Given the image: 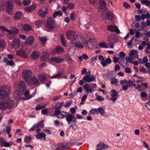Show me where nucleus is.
<instances>
[{
  "instance_id": "nucleus-1",
  "label": "nucleus",
  "mask_w": 150,
  "mask_h": 150,
  "mask_svg": "<svg viewBox=\"0 0 150 150\" xmlns=\"http://www.w3.org/2000/svg\"><path fill=\"white\" fill-rule=\"evenodd\" d=\"M67 38L69 40L71 39V42L75 46L79 49L83 48V45H87L85 39L81 35H76V32L72 30H69L66 33Z\"/></svg>"
},
{
  "instance_id": "nucleus-2",
  "label": "nucleus",
  "mask_w": 150,
  "mask_h": 150,
  "mask_svg": "<svg viewBox=\"0 0 150 150\" xmlns=\"http://www.w3.org/2000/svg\"><path fill=\"white\" fill-rule=\"evenodd\" d=\"M60 107H58L55 110V114L57 118L63 119L66 117V120L68 124H70L71 122H74L76 121V119L75 115L71 114H67V112L60 111Z\"/></svg>"
},
{
  "instance_id": "nucleus-3",
  "label": "nucleus",
  "mask_w": 150,
  "mask_h": 150,
  "mask_svg": "<svg viewBox=\"0 0 150 150\" xmlns=\"http://www.w3.org/2000/svg\"><path fill=\"white\" fill-rule=\"evenodd\" d=\"M11 92L10 88L8 86H4L0 89V99H3L8 96Z\"/></svg>"
},
{
  "instance_id": "nucleus-4",
  "label": "nucleus",
  "mask_w": 150,
  "mask_h": 150,
  "mask_svg": "<svg viewBox=\"0 0 150 150\" xmlns=\"http://www.w3.org/2000/svg\"><path fill=\"white\" fill-rule=\"evenodd\" d=\"M14 102L13 100H9L8 101H2L0 102V109L5 110L7 108H11L14 104Z\"/></svg>"
},
{
  "instance_id": "nucleus-5",
  "label": "nucleus",
  "mask_w": 150,
  "mask_h": 150,
  "mask_svg": "<svg viewBox=\"0 0 150 150\" xmlns=\"http://www.w3.org/2000/svg\"><path fill=\"white\" fill-rule=\"evenodd\" d=\"M56 27L54 21L52 17H49L47 21V23L45 25V27L48 31L53 30Z\"/></svg>"
},
{
  "instance_id": "nucleus-6",
  "label": "nucleus",
  "mask_w": 150,
  "mask_h": 150,
  "mask_svg": "<svg viewBox=\"0 0 150 150\" xmlns=\"http://www.w3.org/2000/svg\"><path fill=\"white\" fill-rule=\"evenodd\" d=\"M13 3L12 0L6 1V11L10 15H12L13 13Z\"/></svg>"
},
{
  "instance_id": "nucleus-7",
  "label": "nucleus",
  "mask_w": 150,
  "mask_h": 150,
  "mask_svg": "<svg viewBox=\"0 0 150 150\" xmlns=\"http://www.w3.org/2000/svg\"><path fill=\"white\" fill-rule=\"evenodd\" d=\"M0 29L4 32H7L8 33L7 35V38L9 39H12L16 37L15 34L10 30L7 29L5 27L3 26H0Z\"/></svg>"
},
{
  "instance_id": "nucleus-8",
  "label": "nucleus",
  "mask_w": 150,
  "mask_h": 150,
  "mask_svg": "<svg viewBox=\"0 0 150 150\" xmlns=\"http://www.w3.org/2000/svg\"><path fill=\"white\" fill-rule=\"evenodd\" d=\"M96 77L94 75L87 74L83 77L82 79L86 82H96Z\"/></svg>"
},
{
  "instance_id": "nucleus-9",
  "label": "nucleus",
  "mask_w": 150,
  "mask_h": 150,
  "mask_svg": "<svg viewBox=\"0 0 150 150\" xmlns=\"http://www.w3.org/2000/svg\"><path fill=\"white\" fill-rule=\"evenodd\" d=\"M16 54L24 58L27 59L29 55L26 51L22 49H19L16 51Z\"/></svg>"
},
{
  "instance_id": "nucleus-10",
  "label": "nucleus",
  "mask_w": 150,
  "mask_h": 150,
  "mask_svg": "<svg viewBox=\"0 0 150 150\" xmlns=\"http://www.w3.org/2000/svg\"><path fill=\"white\" fill-rule=\"evenodd\" d=\"M48 13V9L45 7H42L39 9L38 12L39 16L42 18H45Z\"/></svg>"
},
{
  "instance_id": "nucleus-11",
  "label": "nucleus",
  "mask_w": 150,
  "mask_h": 150,
  "mask_svg": "<svg viewBox=\"0 0 150 150\" xmlns=\"http://www.w3.org/2000/svg\"><path fill=\"white\" fill-rule=\"evenodd\" d=\"M20 42L19 39L16 38L11 42L10 46L15 49H17L20 46Z\"/></svg>"
},
{
  "instance_id": "nucleus-12",
  "label": "nucleus",
  "mask_w": 150,
  "mask_h": 150,
  "mask_svg": "<svg viewBox=\"0 0 150 150\" xmlns=\"http://www.w3.org/2000/svg\"><path fill=\"white\" fill-rule=\"evenodd\" d=\"M27 83L28 85L33 84L34 85H38L39 81L34 76L31 77L30 80H26Z\"/></svg>"
},
{
  "instance_id": "nucleus-13",
  "label": "nucleus",
  "mask_w": 150,
  "mask_h": 150,
  "mask_svg": "<svg viewBox=\"0 0 150 150\" xmlns=\"http://www.w3.org/2000/svg\"><path fill=\"white\" fill-rule=\"evenodd\" d=\"M23 77L26 81V80H28L29 78L32 75V72L30 70L24 69L22 73Z\"/></svg>"
},
{
  "instance_id": "nucleus-14",
  "label": "nucleus",
  "mask_w": 150,
  "mask_h": 150,
  "mask_svg": "<svg viewBox=\"0 0 150 150\" xmlns=\"http://www.w3.org/2000/svg\"><path fill=\"white\" fill-rule=\"evenodd\" d=\"M118 94V93L115 90H111L110 93V96L111 97L110 100L114 102L115 101L117 100V96Z\"/></svg>"
},
{
  "instance_id": "nucleus-15",
  "label": "nucleus",
  "mask_w": 150,
  "mask_h": 150,
  "mask_svg": "<svg viewBox=\"0 0 150 150\" xmlns=\"http://www.w3.org/2000/svg\"><path fill=\"white\" fill-rule=\"evenodd\" d=\"M108 40L109 42V45L110 47L111 48H113L114 47V45L113 44L116 43L117 41V39L112 36L109 37Z\"/></svg>"
},
{
  "instance_id": "nucleus-16",
  "label": "nucleus",
  "mask_w": 150,
  "mask_h": 150,
  "mask_svg": "<svg viewBox=\"0 0 150 150\" xmlns=\"http://www.w3.org/2000/svg\"><path fill=\"white\" fill-rule=\"evenodd\" d=\"M101 16L103 19L108 18L110 21L112 20L113 18V13L111 12H108L107 15L103 13L101 14Z\"/></svg>"
},
{
  "instance_id": "nucleus-17",
  "label": "nucleus",
  "mask_w": 150,
  "mask_h": 150,
  "mask_svg": "<svg viewBox=\"0 0 150 150\" xmlns=\"http://www.w3.org/2000/svg\"><path fill=\"white\" fill-rule=\"evenodd\" d=\"M107 29L111 32H115L117 34L120 33V31L117 26L113 25H109L107 27Z\"/></svg>"
},
{
  "instance_id": "nucleus-18",
  "label": "nucleus",
  "mask_w": 150,
  "mask_h": 150,
  "mask_svg": "<svg viewBox=\"0 0 150 150\" xmlns=\"http://www.w3.org/2000/svg\"><path fill=\"white\" fill-rule=\"evenodd\" d=\"M132 80L135 82L137 83L144 81L145 79L143 77L139 76L136 75H134L132 77Z\"/></svg>"
},
{
  "instance_id": "nucleus-19",
  "label": "nucleus",
  "mask_w": 150,
  "mask_h": 150,
  "mask_svg": "<svg viewBox=\"0 0 150 150\" xmlns=\"http://www.w3.org/2000/svg\"><path fill=\"white\" fill-rule=\"evenodd\" d=\"M50 62H54L57 63H61L63 60L60 57H52L50 59Z\"/></svg>"
},
{
  "instance_id": "nucleus-20",
  "label": "nucleus",
  "mask_w": 150,
  "mask_h": 150,
  "mask_svg": "<svg viewBox=\"0 0 150 150\" xmlns=\"http://www.w3.org/2000/svg\"><path fill=\"white\" fill-rule=\"evenodd\" d=\"M29 93V92L28 90H27L25 91L24 93V96H25L24 100H28L34 97L36 94V90H35L32 94L28 96Z\"/></svg>"
},
{
  "instance_id": "nucleus-21",
  "label": "nucleus",
  "mask_w": 150,
  "mask_h": 150,
  "mask_svg": "<svg viewBox=\"0 0 150 150\" xmlns=\"http://www.w3.org/2000/svg\"><path fill=\"white\" fill-rule=\"evenodd\" d=\"M97 147L102 150V149H108L109 148V146L103 142H100L99 144L97 145Z\"/></svg>"
},
{
  "instance_id": "nucleus-22",
  "label": "nucleus",
  "mask_w": 150,
  "mask_h": 150,
  "mask_svg": "<svg viewBox=\"0 0 150 150\" xmlns=\"http://www.w3.org/2000/svg\"><path fill=\"white\" fill-rule=\"evenodd\" d=\"M36 7V5L35 4H32L30 6H27L24 8V10L27 13L31 12L34 11Z\"/></svg>"
},
{
  "instance_id": "nucleus-23",
  "label": "nucleus",
  "mask_w": 150,
  "mask_h": 150,
  "mask_svg": "<svg viewBox=\"0 0 150 150\" xmlns=\"http://www.w3.org/2000/svg\"><path fill=\"white\" fill-rule=\"evenodd\" d=\"M83 89L86 91V93L88 94L89 93H91L94 91L90 87L88 83H85L83 86Z\"/></svg>"
},
{
  "instance_id": "nucleus-24",
  "label": "nucleus",
  "mask_w": 150,
  "mask_h": 150,
  "mask_svg": "<svg viewBox=\"0 0 150 150\" xmlns=\"http://www.w3.org/2000/svg\"><path fill=\"white\" fill-rule=\"evenodd\" d=\"M18 90H20V91H23L25 89V83L23 81H21L19 83L18 86L16 88Z\"/></svg>"
},
{
  "instance_id": "nucleus-25",
  "label": "nucleus",
  "mask_w": 150,
  "mask_h": 150,
  "mask_svg": "<svg viewBox=\"0 0 150 150\" xmlns=\"http://www.w3.org/2000/svg\"><path fill=\"white\" fill-rule=\"evenodd\" d=\"M138 51L136 50H133L130 51L129 53V55L133 57L134 59L138 58L139 55L137 54Z\"/></svg>"
},
{
  "instance_id": "nucleus-26",
  "label": "nucleus",
  "mask_w": 150,
  "mask_h": 150,
  "mask_svg": "<svg viewBox=\"0 0 150 150\" xmlns=\"http://www.w3.org/2000/svg\"><path fill=\"white\" fill-rule=\"evenodd\" d=\"M25 42L26 45H31L34 43L33 37L31 36L28 37Z\"/></svg>"
},
{
  "instance_id": "nucleus-27",
  "label": "nucleus",
  "mask_w": 150,
  "mask_h": 150,
  "mask_svg": "<svg viewBox=\"0 0 150 150\" xmlns=\"http://www.w3.org/2000/svg\"><path fill=\"white\" fill-rule=\"evenodd\" d=\"M21 91H20V90L16 88V90L13 94V96L16 100H18L20 99V94Z\"/></svg>"
},
{
  "instance_id": "nucleus-28",
  "label": "nucleus",
  "mask_w": 150,
  "mask_h": 150,
  "mask_svg": "<svg viewBox=\"0 0 150 150\" xmlns=\"http://www.w3.org/2000/svg\"><path fill=\"white\" fill-rule=\"evenodd\" d=\"M23 15L22 12L19 11L16 12L14 16V18L15 20H18L21 19Z\"/></svg>"
},
{
  "instance_id": "nucleus-29",
  "label": "nucleus",
  "mask_w": 150,
  "mask_h": 150,
  "mask_svg": "<svg viewBox=\"0 0 150 150\" xmlns=\"http://www.w3.org/2000/svg\"><path fill=\"white\" fill-rule=\"evenodd\" d=\"M40 55V53L39 52L34 51L33 52L31 55L32 58L33 59H37Z\"/></svg>"
},
{
  "instance_id": "nucleus-30",
  "label": "nucleus",
  "mask_w": 150,
  "mask_h": 150,
  "mask_svg": "<svg viewBox=\"0 0 150 150\" xmlns=\"http://www.w3.org/2000/svg\"><path fill=\"white\" fill-rule=\"evenodd\" d=\"M111 62V60L110 58H107L105 60L101 62V64L103 67H105L108 64H110Z\"/></svg>"
},
{
  "instance_id": "nucleus-31",
  "label": "nucleus",
  "mask_w": 150,
  "mask_h": 150,
  "mask_svg": "<svg viewBox=\"0 0 150 150\" xmlns=\"http://www.w3.org/2000/svg\"><path fill=\"white\" fill-rule=\"evenodd\" d=\"M63 72H58L57 74L55 75L50 76L51 79H60L62 77Z\"/></svg>"
},
{
  "instance_id": "nucleus-32",
  "label": "nucleus",
  "mask_w": 150,
  "mask_h": 150,
  "mask_svg": "<svg viewBox=\"0 0 150 150\" xmlns=\"http://www.w3.org/2000/svg\"><path fill=\"white\" fill-rule=\"evenodd\" d=\"M39 79L41 82L45 81L46 79V77L45 75L43 74H40L38 75Z\"/></svg>"
},
{
  "instance_id": "nucleus-33",
  "label": "nucleus",
  "mask_w": 150,
  "mask_h": 150,
  "mask_svg": "<svg viewBox=\"0 0 150 150\" xmlns=\"http://www.w3.org/2000/svg\"><path fill=\"white\" fill-rule=\"evenodd\" d=\"M46 135L43 132L39 133L36 135V137L37 139H41L43 138L44 140H46Z\"/></svg>"
},
{
  "instance_id": "nucleus-34",
  "label": "nucleus",
  "mask_w": 150,
  "mask_h": 150,
  "mask_svg": "<svg viewBox=\"0 0 150 150\" xmlns=\"http://www.w3.org/2000/svg\"><path fill=\"white\" fill-rule=\"evenodd\" d=\"M99 7L100 9H104L106 7V5L105 2L103 0H100L99 1Z\"/></svg>"
},
{
  "instance_id": "nucleus-35",
  "label": "nucleus",
  "mask_w": 150,
  "mask_h": 150,
  "mask_svg": "<svg viewBox=\"0 0 150 150\" xmlns=\"http://www.w3.org/2000/svg\"><path fill=\"white\" fill-rule=\"evenodd\" d=\"M98 113H99L102 116H103L105 114V109L102 107H100L98 108Z\"/></svg>"
},
{
  "instance_id": "nucleus-36",
  "label": "nucleus",
  "mask_w": 150,
  "mask_h": 150,
  "mask_svg": "<svg viewBox=\"0 0 150 150\" xmlns=\"http://www.w3.org/2000/svg\"><path fill=\"white\" fill-rule=\"evenodd\" d=\"M55 50L57 53L60 54L64 51V49L61 46H58L56 47Z\"/></svg>"
},
{
  "instance_id": "nucleus-37",
  "label": "nucleus",
  "mask_w": 150,
  "mask_h": 150,
  "mask_svg": "<svg viewBox=\"0 0 150 150\" xmlns=\"http://www.w3.org/2000/svg\"><path fill=\"white\" fill-rule=\"evenodd\" d=\"M134 88L137 90L141 92L143 91L144 89L140 85L138 84H136L134 85Z\"/></svg>"
},
{
  "instance_id": "nucleus-38",
  "label": "nucleus",
  "mask_w": 150,
  "mask_h": 150,
  "mask_svg": "<svg viewBox=\"0 0 150 150\" xmlns=\"http://www.w3.org/2000/svg\"><path fill=\"white\" fill-rule=\"evenodd\" d=\"M21 30H32V29L30 25L25 24L23 26V27L21 28Z\"/></svg>"
},
{
  "instance_id": "nucleus-39",
  "label": "nucleus",
  "mask_w": 150,
  "mask_h": 150,
  "mask_svg": "<svg viewBox=\"0 0 150 150\" xmlns=\"http://www.w3.org/2000/svg\"><path fill=\"white\" fill-rule=\"evenodd\" d=\"M48 55L47 52L45 51L43 52V55L41 56V59L42 60L44 61L46 60L48 58Z\"/></svg>"
},
{
  "instance_id": "nucleus-40",
  "label": "nucleus",
  "mask_w": 150,
  "mask_h": 150,
  "mask_svg": "<svg viewBox=\"0 0 150 150\" xmlns=\"http://www.w3.org/2000/svg\"><path fill=\"white\" fill-rule=\"evenodd\" d=\"M47 40V38L46 37H42L39 38V40L41 42L42 45L43 46L45 45Z\"/></svg>"
},
{
  "instance_id": "nucleus-41",
  "label": "nucleus",
  "mask_w": 150,
  "mask_h": 150,
  "mask_svg": "<svg viewBox=\"0 0 150 150\" xmlns=\"http://www.w3.org/2000/svg\"><path fill=\"white\" fill-rule=\"evenodd\" d=\"M58 15H59V16L62 15V13L61 11H59L54 12L53 15V18H56Z\"/></svg>"
},
{
  "instance_id": "nucleus-42",
  "label": "nucleus",
  "mask_w": 150,
  "mask_h": 150,
  "mask_svg": "<svg viewBox=\"0 0 150 150\" xmlns=\"http://www.w3.org/2000/svg\"><path fill=\"white\" fill-rule=\"evenodd\" d=\"M32 139L31 137L26 136L25 137L24 141L26 143H29L30 142Z\"/></svg>"
},
{
  "instance_id": "nucleus-43",
  "label": "nucleus",
  "mask_w": 150,
  "mask_h": 150,
  "mask_svg": "<svg viewBox=\"0 0 150 150\" xmlns=\"http://www.w3.org/2000/svg\"><path fill=\"white\" fill-rule=\"evenodd\" d=\"M13 144V142L12 141H10L8 142H6L5 141L4 143V146L6 147L10 146Z\"/></svg>"
},
{
  "instance_id": "nucleus-44",
  "label": "nucleus",
  "mask_w": 150,
  "mask_h": 150,
  "mask_svg": "<svg viewBox=\"0 0 150 150\" xmlns=\"http://www.w3.org/2000/svg\"><path fill=\"white\" fill-rule=\"evenodd\" d=\"M76 13L74 12H72L71 14L70 18L71 20L72 21H74L76 18Z\"/></svg>"
},
{
  "instance_id": "nucleus-45",
  "label": "nucleus",
  "mask_w": 150,
  "mask_h": 150,
  "mask_svg": "<svg viewBox=\"0 0 150 150\" xmlns=\"http://www.w3.org/2000/svg\"><path fill=\"white\" fill-rule=\"evenodd\" d=\"M99 46L102 48H108V45L104 42H100L99 44Z\"/></svg>"
},
{
  "instance_id": "nucleus-46",
  "label": "nucleus",
  "mask_w": 150,
  "mask_h": 150,
  "mask_svg": "<svg viewBox=\"0 0 150 150\" xmlns=\"http://www.w3.org/2000/svg\"><path fill=\"white\" fill-rule=\"evenodd\" d=\"M125 56V53L123 52H120L119 54V60H122L124 59V57Z\"/></svg>"
},
{
  "instance_id": "nucleus-47",
  "label": "nucleus",
  "mask_w": 150,
  "mask_h": 150,
  "mask_svg": "<svg viewBox=\"0 0 150 150\" xmlns=\"http://www.w3.org/2000/svg\"><path fill=\"white\" fill-rule=\"evenodd\" d=\"M141 3L142 4H144L147 6L150 5V2L147 0H142Z\"/></svg>"
},
{
  "instance_id": "nucleus-48",
  "label": "nucleus",
  "mask_w": 150,
  "mask_h": 150,
  "mask_svg": "<svg viewBox=\"0 0 150 150\" xmlns=\"http://www.w3.org/2000/svg\"><path fill=\"white\" fill-rule=\"evenodd\" d=\"M141 25V26L139 28V30H144V28L146 27L145 23L143 22H142Z\"/></svg>"
},
{
  "instance_id": "nucleus-49",
  "label": "nucleus",
  "mask_w": 150,
  "mask_h": 150,
  "mask_svg": "<svg viewBox=\"0 0 150 150\" xmlns=\"http://www.w3.org/2000/svg\"><path fill=\"white\" fill-rule=\"evenodd\" d=\"M12 30V31L15 34V33H18V30L16 27L13 26L11 27V29L10 30Z\"/></svg>"
},
{
  "instance_id": "nucleus-50",
  "label": "nucleus",
  "mask_w": 150,
  "mask_h": 150,
  "mask_svg": "<svg viewBox=\"0 0 150 150\" xmlns=\"http://www.w3.org/2000/svg\"><path fill=\"white\" fill-rule=\"evenodd\" d=\"M61 41L63 45L64 46H65L66 44V42L64 37L63 35H61Z\"/></svg>"
},
{
  "instance_id": "nucleus-51",
  "label": "nucleus",
  "mask_w": 150,
  "mask_h": 150,
  "mask_svg": "<svg viewBox=\"0 0 150 150\" xmlns=\"http://www.w3.org/2000/svg\"><path fill=\"white\" fill-rule=\"evenodd\" d=\"M90 113L92 114H97L98 113V108H93L90 111Z\"/></svg>"
},
{
  "instance_id": "nucleus-52",
  "label": "nucleus",
  "mask_w": 150,
  "mask_h": 150,
  "mask_svg": "<svg viewBox=\"0 0 150 150\" xmlns=\"http://www.w3.org/2000/svg\"><path fill=\"white\" fill-rule=\"evenodd\" d=\"M117 82V79H116L113 78L111 79V83L112 85H116Z\"/></svg>"
},
{
  "instance_id": "nucleus-53",
  "label": "nucleus",
  "mask_w": 150,
  "mask_h": 150,
  "mask_svg": "<svg viewBox=\"0 0 150 150\" xmlns=\"http://www.w3.org/2000/svg\"><path fill=\"white\" fill-rule=\"evenodd\" d=\"M127 85H128V87H131L133 86H134V83L132 81H127Z\"/></svg>"
},
{
  "instance_id": "nucleus-54",
  "label": "nucleus",
  "mask_w": 150,
  "mask_h": 150,
  "mask_svg": "<svg viewBox=\"0 0 150 150\" xmlns=\"http://www.w3.org/2000/svg\"><path fill=\"white\" fill-rule=\"evenodd\" d=\"M45 107V106L41 105H37L35 106V110H41Z\"/></svg>"
},
{
  "instance_id": "nucleus-55",
  "label": "nucleus",
  "mask_w": 150,
  "mask_h": 150,
  "mask_svg": "<svg viewBox=\"0 0 150 150\" xmlns=\"http://www.w3.org/2000/svg\"><path fill=\"white\" fill-rule=\"evenodd\" d=\"M23 3L25 6L28 5L30 4V1L29 0H24L23 1Z\"/></svg>"
},
{
  "instance_id": "nucleus-56",
  "label": "nucleus",
  "mask_w": 150,
  "mask_h": 150,
  "mask_svg": "<svg viewBox=\"0 0 150 150\" xmlns=\"http://www.w3.org/2000/svg\"><path fill=\"white\" fill-rule=\"evenodd\" d=\"M127 81L125 79L121 80L120 81V83L122 86L124 85H127Z\"/></svg>"
},
{
  "instance_id": "nucleus-57",
  "label": "nucleus",
  "mask_w": 150,
  "mask_h": 150,
  "mask_svg": "<svg viewBox=\"0 0 150 150\" xmlns=\"http://www.w3.org/2000/svg\"><path fill=\"white\" fill-rule=\"evenodd\" d=\"M38 125L37 124H34L31 128L29 129V130L30 131H32L34 130L35 128H37V126H38Z\"/></svg>"
},
{
  "instance_id": "nucleus-58",
  "label": "nucleus",
  "mask_w": 150,
  "mask_h": 150,
  "mask_svg": "<svg viewBox=\"0 0 150 150\" xmlns=\"http://www.w3.org/2000/svg\"><path fill=\"white\" fill-rule=\"evenodd\" d=\"M123 5L125 8L127 9L129 8L130 7V5L127 2L124 3Z\"/></svg>"
},
{
  "instance_id": "nucleus-59",
  "label": "nucleus",
  "mask_w": 150,
  "mask_h": 150,
  "mask_svg": "<svg viewBox=\"0 0 150 150\" xmlns=\"http://www.w3.org/2000/svg\"><path fill=\"white\" fill-rule=\"evenodd\" d=\"M61 96H54L52 98V99L54 101H56L57 100H59L60 99Z\"/></svg>"
},
{
  "instance_id": "nucleus-60",
  "label": "nucleus",
  "mask_w": 150,
  "mask_h": 150,
  "mask_svg": "<svg viewBox=\"0 0 150 150\" xmlns=\"http://www.w3.org/2000/svg\"><path fill=\"white\" fill-rule=\"evenodd\" d=\"M5 142L4 139L2 138H0V146L2 147L4 146V143Z\"/></svg>"
},
{
  "instance_id": "nucleus-61",
  "label": "nucleus",
  "mask_w": 150,
  "mask_h": 150,
  "mask_svg": "<svg viewBox=\"0 0 150 150\" xmlns=\"http://www.w3.org/2000/svg\"><path fill=\"white\" fill-rule=\"evenodd\" d=\"M137 30V29H130L129 30V33L131 35H133L135 32Z\"/></svg>"
},
{
  "instance_id": "nucleus-62",
  "label": "nucleus",
  "mask_w": 150,
  "mask_h": 150,
  "mask_svg": "<svg viewBox=\"0 0 150 150\" xmlns=\"http://www.w3.org/2000/svg\"><path fill=\"white\" fill-rule=\"evenodd\" d=\"M7 65H9L11 66H14L15 65V63L12 61L10 60L9 61Z\"/></svg>"
},
{
  "instance_id": "nucleus-63",
  "label": "nucleus",
  "mask_w": 150,
  "mask_h": 150,
  "mask_svg": "<svg viewBox=\"0 0 150 150\" xmlns=\"http://www.w3.org/2000/svg\"><path fill=\"white\" fill-rule=\"evenodd\" d=\"M36 124H38V126H37L38 127H42L44 126V124H43V122L42 121H41L39 123H37Z\"/></svg>"
},
{
  "instance_id": "nucleus-64",
  "label": "nucleus",
  "mask_w": 150,
  "mask_h": 150,
  "mask_svg": "<svg viewBox=\"0 0 150 150\" xmlns=\"http://www.w3.org/2000/svg\"><path fill=\"white\" fill-rule=\"evenodd\" d=\"M145 105L147 108L150 110V100L148 103L145 104Z\"/></svg>"
}]
</instances>
